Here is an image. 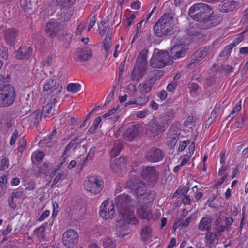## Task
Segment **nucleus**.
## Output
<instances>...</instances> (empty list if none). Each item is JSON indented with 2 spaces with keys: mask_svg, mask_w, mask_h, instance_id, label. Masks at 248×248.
<instances>
[{
  "mask_svg": "<svg viewBox=\"0 0 248 248\" xmlns=\"http://www.w3.org/2000/svg\"><path fill=\"white\" fill-rule=\"evenodd\" d=\"M196 21L201 23L202 29L207 30L215 27L222 20L221 17L215 15L213 9L207 4H204Z\"/></svg>",
  "mask_w": 248,
  "mask_h": 248,
  "instance_id": "1",
  "label": "nucleus"
},
{
  "mask_svg": "<svg viewBox=\"0 0 248 248\" xmlns=\"http://www.w3.org/2000/svg\"><path fill=\"white\" fill-rule=\"evenodd\" d=\"M173 16L172 13H165L154 26V32L158 37L170 35L173 30Z\"/></svg>",
  "mask_w": 248,
  "mask_h": 248,
  "instance_id": "2",
  "label": "nucleus"
},
{
  "mask_svg": "<svg viewBox=\"0 0 248 248\" xmlns=\"http://www.w3.org/2000/svg\"><path fill=\"white\" fill-rule=\"evenodd\" d=\"M147 53L148 50L144 49L138 55L134 69L132 73V79L139 80L146 73L148 67L147 61Z\"/></svg>",
  "mask_w": 248,
  "mask_h": 248,
  "instance_id": "3",
  "label": "nucleus"
},
{
  "mask_svg": "<svg viewBox=\"0 0 248 248\" xmlns=\"http://www.w3.org/2000/svg\"><path fill=\"white\" fill-rule=\"evenodd\" d=\"M115 200L118 213L122 214V217L125 214H128L130 218L135 217L133 210L128 208V204L132 201L130 195L126 194H120L115 198Z\"/></svg>",
  "mask_w": 248,
  "mask_h": 248,
  "instance_id": "4",
  "label": "nucleus"
},
{
  "mask_svg": "<svg viewBox=\"0 0 248 248\" xmlns=\"http://www.w3.org/2000/svg\"><path fill=\"white\" fill-rule=\"evenodd\" d=\"M125 187L130 189V192L137 197L143 195L147 190L146 184L136 176H134L126 183Z\"/></svg>",
  "mask_w": 248,
  "mask_h": 248,
  "instance_id": "5",
  "label": "nucleus"
},
{
  "mask_svg": "<svg viewBox=\"0 0 248 248\" xmlns=\"http://www.w3.org/2000/svg\"><path fill=\"white\" fill-rule=\"evenodd\" d=\"M172 63L173 61L166 51H158L154 54L150 61V66L154 68H162Z\"/></svg>",
  "mask_w": 248,
  "mask_h": 248,
  "instance_id": "6",
  "label": "nucleus"
},
{
  "mask_svg": "<svg viewBox=\"0 0 248 248\" xmlns=\"http://www.w3.org/2000/svg\"><path fill=\"white\" fill-rule=\"evenodd\" d=\"M16 94L14 87L10 85L0 86V106L6 107L13 103Z\"/></svg>",
  "mask_w": 248,
  "mask_h": 248,
  "instance_id": "7",
  "label": "nucleus"
},
{
  "mask_svg": "<svg viewBox=\"0 0 248 248\" xmlns=\"http://www.w3.org/2000/svg\"><path fill=\"white\" fill-rule=\"evenodd\" d=\"M122 217V214H119L118 218L116 223L117 232L119 236L124 237L129 233L128 226L130 223L135 224L134 221L136 217L130 218L128 214H124Z\"/></svg>",
  "mask_w": 248,
  "mask_h": 248,
  "instance_id": "8",
  "label": "nucleus"
},
{
  "mask_svg": "<svg viewBox=\"0 0 248 248\" xmlns=\"http://www.w3.org/2000/svg\"><path fill=\"white\" fill-rule=\"evenodd\" d=\"M104 182L97 176H90L88 180L84 183L86 189L94 194L100 193L103 188Z\"/></svg>",
  "mask_w": 248,
  "mask_h": 248,
  "instance_id": "9",
  "label": "nucleus"
},
{
  "mask_svg": "<svg viewBox=\"0 0 248 248\" xmlns=\"http://www.w3.org/2000/svg\"><path fill=\"white\" fill-rule=\"evenodd\" d=\"M140 174L143 179L153 185L156 182L158 179V173L154 166L143 167Z\"/></svg>",
  "mask_w": 248,
  "mask_h": 248,
  "instance_id": "10",
  "label": "nucleus"
},
{
  "mask_svg": "<svg viewBox=\"0 0 248 248\" xmlns=\"http://www.w3.org/2000/svg\"><path fill=\"white\" fill-rule=\"evenodd\" d=\"M78 235L73 230H69L62 235L63 244L67 248L74 247L78 242Z\"/></svg>",
  "mask_w": 248,
  "mask_h": 248,
  "instance_id": "11",
  "label": "nucleus"
},
{
  "mask_svg": "<svg viewBox=\"0 0 248 248\" xmlns=\"http://www.w3.org/2000/svg\"><path fill=\"white\" fill-rule=\"evenodd\" d=\"M164 157L163 151L160 148L153 147L147 151L145 155V159L149 162L156 163L161 161Z\"/></svg>",
  "mask_w": 248,
  "mask_h": 248,
  "instance_id": "12",
  "label": "nucleus"
},
{
  "mask_svg": "<svg viewBox=\"0 0 248 248\" xmlns=\"http://www.w3.org/2000/svg\"><path fill=\"white\" fill-rule=\"evenodd\" d=\"M142 131V127L139 124L131 125L123 134V138L126 141H131L134 139L138 137Z\"/></svg>",
  "mask_w": 248,
  "mask_h": 248,
  "instance_id": "13",
  "label": "nucleus"
},
{
  "mask_svg": "<svg viewBox=\"0 0 248 248\" xmlns=\"http://www.w3.org/2000/svg\"><path fill=\"white\" fill-rule=\"evenodd\" d=\"M4 33V39L6 44L10 46H15L17 41L19 30L15 28H9L5 30Z\"/></svg>",
  "mask_w": 248,
  "mask_h": 248,
  "instance_id": "14",
  "label": "nucleus"
},
{
  "mask_svg": "<svg viewBox=\"0 0 248 248\" xmlns=\"http://www.w3.org/2000/svg\"><path fill=\"white\" fill-rule=\"evenodd\" d=\"M180 131L178 128L171 126L168 131L167 140L168 145L173 148L179 139Z\"/></svg>",
  "mask_w": 248,
  "mask_h": 248,
  "instance_id": "15",
  "label": "nucleus"
},
{
  "mask_svg": "<svg viewBox=\"0 0 248 248\" xmlns=\"http://www.w3.org/2000/svg\"><path fill=\"white\" fill-rule=\"evenodd\" d=\"M62 24L58 22H49L45 26V32L48 37H55L61 31Z\"/></svg>",
  "mask_w": 248,
  "mask_h": 248,
  "instance_id": "16",
  "label": "nucleus"
},
{
  "mask_svg": "<svg viewBox=\"0 0 248 248\" xmlns=\"http://www.w3.org/2000/svg\"><path fill=\"white\" fill-rule=\"evenodd\" d=\"M188 51V48L182 44L174 46L170 51V56L172 59H178L184 57Z\"/></svg>",
  "mask_w": 248,
  "mask_h": 248,
  "instance_id": "17",
  "label": "nucleus"
},
{
  "mask_svg": "<svg viewBox=\"0 0 248 248\" xmlns=\"http://www.w3.org/2000/svg\"><path fill=\"white\" fill-rule=\"evenodd\" d=\"M91 57V50L87 47L78 48L76 50L75 60L76 62H82L89 60Z\"/></svg>",
  "mask_w": 248,
  "mask_h": 248,
  "instance_id": "18",
  "label": "nucleus"
},
{
  "mask_svg": "<svg viewBox=\"0 0 248 248\" xmlns=\"http://www.w3.org/2000/svg\"><path fill=\"white\" fill-rule=\"evenodd\" d=\"M100 216L108 219L112 218L114 214V206L113 204H109L107 201L102 203L100 206Z\"/></svg>",
  "mask_w": 248,
  "mask_h": 248,
  "instance_id": "19",
  "label": "nucleus"
},
{
  "mask_svg": "<svg viewBox=\"0 0 248 248\" xmlns=\"http://www.w3.org/2000/svg\"><path fill=\"white\" fill-rule=\"evenodd\" d=\"M157 80L156 77H153L150 79L145 80L138 86V91L141 94L145 95L151 92L153 86Z\"/></svg>",
  "mask_w": 248,
  "mask_h": 248,
  "instance_id": "20",
  "label": "nucleus"
},
{
  "mask_svg": "<svg viewBox=\"0 0 248 248\" xmlns=\"http://www.w3.org/2000/svg\"><path fill=\"white\" fill-rule=\"evenodd\" d=\"M41 111L39 110H37L27 118H25L24 121L27 123L28 126L37 127L41 120Z\"/></svg>",
  "mask_w": 248,
  "mask_h": 248,
  "instance_id": "21",
  "label": "nucleus"
},
{
  "mask_svg": "<svg viewBox=\"0 0 248 248\" xmlns=\"http://www.w3.org/2000/svg\"><path fill=\"white\" fill-rule=\"evenodd\" d=\"M166 129V125L157 123L154 127L147 130V135L153 138L158 139Z\"/></svg>",
  "mask_w": 248,
  "mask_h": 248,
  "instance_id": "22",
  "label": "nucleus"
},
{
  "mask_svg": "<svg viewBox=\"0 0 248 248\" xmlns=\"http://www.w3.org/2000/svg\"><path fill=\"white\" fill-rule=\"evenodd\" d=\"M32 54V48L30 46H22L16 51V57L19 60L28 59Z\"/></svg>",
  "mask_w": 248,
  "mask_h": 248,
  "instance_id": "23",
  "label": "nucleus"
},
{
  "mask_svg": "<svg viewBox=\"0 0 248 248\" xmlns=\"http://www.w3.org/2000/svg\"><path fill=\"white\" fill-rule=\"evenodd\" d=\"M126 161L124 157H120L114 160V163H111L110 168L112 170L118 173L126 168Z\"/></svg>",
  "mask_w": 248,
  "mask_h": 248,
  "instance_id": "24",
  "label": "nucleus"
},
{
  "mask_svg": "<svg viewBox=\"0 0 248 248\" xmlns=\"http://www.w3.org/2000/svg\"><path fill=\"white\" fill-rule=\"evenodd\" d=\"M138 217L143 219L149 221L153 218V214L151 210L144 205H141L137 211Z\"/></svg>",
  "mask_w": 248,
  "mask_h": 248,
  "instance_id": "25",
  "label": "nucleus"
},
{
  "mask_svg": "<svg viewBox=\"0 0 248 248\" xmlns=\"http://www.w3.org/2000/svg\"><path fill=\"white\" fill-rule=\"evenodd\" d=\"M204 5V3H199L195 4L190 7L188 10V15L193 20L196 21Z\"/></svg>",
  "mask_w": 248,
  "mask_h": 248,
  "instance_id": "26",
  "label": "nucleus"
},
{
  "mask_svg": "<svg viewBox=\"0 0 248 248\" xmlns=\"http://www.w3.org/2000/svg\"><path fill=\"white\" fill-rule=\"evenodd\" d=\"M2 126L6 128H10L12 125V117L10 112L3 111L1 113L0 119Z\"/></svg>",
  "mask_w": 248,
  "mask_h": 248,
  "instance_id": "27",
  "label": "nucleus"
},
{
  "mask_svg": "<svg viewBox=\"0 0 248 248\" xmlns=\"http://www.w3.org/2000/svg\"><path fill=\"white\" fill-rule=\"evenodd\" d=\"M57 102L56 98H53L50 100V102L45 105L42 108V111L41 112V114H44L45 117H47L49 114L53 115L55 112L54 108Z\"/></svg>",
  "mask_w": 248,
  "mask_h": 248,
  "instance_id": "28",
  "label": "nucleus"
},
{
  "mask_svg": "<svg viewBox=\"0 0 248 248\" xmlns=\"http://www.w3.org/2000/svg\"><path fill=\"white\" fill-rule=\"evenodd\" d=\"M236 2L233 0H224L223 4L219 6V9L223 13H228L233 11L237 6Z\"/></svg>",
  "mask_w": 248,
  "mask_h": 248,
  "instance_id": "29",
  "label": "nucleus"
},
{
  "mask_svg": "<svg viewBox=\"0 0 248 248\" xmlns=\"http://www.w3.org/2000/svg\"><path fill=\"white\" fill-rule=\"evenodd\" d=\"M41 0H20L21 8L25 12H29L36 7L38 2Z\"/></svg>",
  "mask_w": 248,
  "mask_h": 248,
  "instance_id": "30",
  "label": "nucleus"
},
{
  "mask_svg": "<svg viewBox=\"0 0 248 248\" xmlns=\"http://www.w3.org/2000/svg\"><path fill=\"white\" fill-rule=\"evenodd\" d=\"M174 117L173 112L172 111H167L161 115L158 119L157 123L160 124L166 125V129L168 126L170 124Z\"/></svg>",
  "mask_w": 248,
  "mask_h": 248,
  "instance_id": "31",
  "label": "nucleus"
},
{
  "mask_svg": "<svg viewBox=\"0 0 248 248\" xmlns=\"http://www.w3.org/2000/svg\"><path fill=\"white\" fill-rule=\"evenodd\" d=\"M212 218L209 217H204L200 221L198 228L202 231H209L211 229Z\"/></svg>",
  "mask_w": 248,
  "mask_h": 248,
  "instance_id": "32",
  "label": "nucleus"
},
{
  "mask_svg": "<svg viewBox=\"0 0 248 248\" xmlns=\"http://www.w3.org/2000/svg\"><path fill=\"white\" fill-rule=\"evenodd\" d=\"M34 96L33 92L31 91H25L22 99L21 102L27 104V105L28 104L29 106H33L34 103Z\"/></svg>",
  "mask_w": 248,
  "mask_h": 248,
  "instance_id": "33",
  "label": "nucleus"
},
{
  "mask_svg": "<svg viewBox=\"0 0 248 248\" xmlns=\"http://www.w3.org/2000/svg\"><path fill=\"white\" fill-rule=\"evenodd\" d=\"M123 147L124 145L122 142L119 140H117L114 143L113 147L110 151V154L111 157H115L117 156Z\"/></svg>",
  "mask_w": 248,
  "mask_h": 248,
  "instance_id": "34",
  "label": "nucleus"
},
{
  "mask_svg": "<svg viewBox=\"0 0 248 248\" xmlns=\"http://www.w3.org/2000/svg\"><path fill=\"white\" fill-rule=\"evenodd\" d=\"M58 85L59 84H57L56 81L54 79H47L44 85L43 91H47V93L50 92L53 90V89H54V88H56Z\"/></svg>",
  "mask_w": 248,
  "mask_h": 248,
  "instance_id": "35",
  "label": "nucleus"
},
{
  "mask_svg": "<svg viewBox=\"0 0 248 248\" xmlns=\"http://www.w3.org/2000/svg\"><path fill=\"white\" fill-rule=\"evenodd\" d=\"M103 44L104 48L107 54L111 45V32L109 31V30L107 31L106 37L103 41ZM107 57V54L106 55V57Z\"/></svg>",
  "mask_w": 248,
  "mask_h": 248,
  "instance_id": "36",
  "label": "nucleus"
},
{
  "mask_svg": "<svg viewBox=\"0 0 248 248\" xmlns=\"http://www.w3.org/2000/svg\"><path fill=\"white\" fill-rule=\"evenodd\" d=\"M142 240L144 241H148L152 237V230L149 226L143 227L141 232Z\"/></svg>",
  "mask_w": 248,
  "mask_h": 248,
  "instance_id": "37",
  "label": "nucleus"
},
{
  "mask_svg": "<svg viewBox=\"0 0 248 248\" xmlns=\"http://www.w3.org/2000/svg\"><path fill=\"white\" fill-rule=\"evenodd\" d=\"M102 119L100 117L98 116L94 120L93 125L91 126L87 132L88 134H94L96 129L98 127Z\"/></svg>",
  "mask_w": 248,
  "mask_h": 248,
  "instance_id": "38",
  "label": "nucleus"
},
{
  "mask_svg": "<svg viewBox=\"0 0 248 248\" xmlns=\"http://www.w3.org/2000/svg\"><path fill=\"white\" fill-rule=\"evenodd\" d=\"M222 218L221 217L217 218L214 223V230L216 231L217 233H220L223 232L225 230V226L222 224Z\"/></svg>",
  "mask_w": 248,
  "mask_h": 248,
  "instance_id": "39",
  "label": "nucleus"
},
{
  "mask_svg": "<svg viewBox=\"0 0 248 248\" xmlns=\"http://www.w3.org/2000/svg\"><path fill=\"white\" fill-rule=\"evenodd\" d=\"M62 86L60 85H58L57 87L56 88H54L52 91L50 92H48L47 93L49 95H51V100L53 98H59L60 97V94L62 92Z\"/></svg>",
  "mask_w": 248,
  "mask_h": 248,
  "instance_id": "40",
  "label": "nucleus"
},
{
  "mask_svg": "<svg viewBox=\"0 0 248 248\" xmlns=\"http://www.w3.org/2000/svg\"><path fill=\"white\" fill-rule=\"evenodd\" d=\"M48 164L46 163L43 164L42 166L39 167L38 172L37 174L38 177H45L48 175Z\"/></svg>",
  "mask_w": 248,
  "mask_h": 248,
  "instance_id": "41",
  "label": "nucleus"
},
{
  "mask_svg": "<svg viewBox=\"0 0 248 248\" xmlns=\"http://www.w3.org/2000/svg\"><path fill=\"white\" fill-rule=\"evenodd\" d=\"M191 219V216L188 217L184 221L179 220L175 222L174 223L173 227L176 229L181 227V229L186 227L189 224Z\"/></svg>",
  "mask_w": 248,
  "mask_h": 248,
  "instance_id": "42",
  "label": "nucleus"
},
{
  "mask_svg": "<svg viewBox=\"0 0 248 248\" xmlns=\"http://www.w3.org/2000/svg\"><path fill=\"white\" fill-rule=\"evenodd\" d=\"M45 230V226L43 225H42L34 231L33 234L37 236L38 238L43 240L45 237L44 233Z\"/></svg>",
  "mask_w": 248,
  "mask_h": 248,
  "instance_id": "43",
  "label": "nucleus"
},
{
  "mask_svg": "<svg viewBox=\"0 0 248 248\" xmlns=\"http://www.w3.org/2000/svg\"><path fill=\"white\" fill-rule=\"evenodd\" d=\"M76 0H56L58 4L62 7L68 8L75 3Z\"/></svg>",
  "mask_w": 248,
  "mask_h": 248,
  "instance_id": "44",
  "label": "nucleus"
},
{
  "mask_svg": "<svg viewBox=\"0 0 248 248\" xmlns=\"http://www.w3.org/2000/svg\"><path fill=\"white\" fill-rule=\"evenodd\" d=\"M209 50L210 47L206 46L200 51H196L194 55L201 61L207 55Z\"/></svg>",
  "mask_w": 248,
  "mask_h": 248,
  "instance_id": "45",
  "label": "nucleus"
},
{
  "mask_svg": "<svg viewBox=\"0 0 248 248\" xmlns=\"http://www.w3.org/2000/svg\"><path fill=\"white\" fill-rule=\"evenodd\" d=\"M81 85L79 83H70L67 85V90L68 92L76 93L80 91Z\"/></svg>",
  "mask_w": 248,
  "mask_h": 248,
  "instance_id": "46",
  "label": "nucleus"
},
{
  "mask_svg": "<svg viewBox=\"0 0 248 248\" xmlns=\"http://www.w3.org/2000/svg\"><path fill=\"white\" fill-rule=\"evenodd\" d=\"M104 248H115V244L111 238H105L102 240Z\"/></svg>",
  "mask_w": 248,
  "mask_h": 248,
  "instance_id": "47",
  "label": "nucleus"
},
{
  "mask_svg": "<svg viewBox=\"0 0 248 248\" xmlns=\"http://www.w3.org/2000/svg\"><path fill=\"white\" fill-rule=\"evenodd\" d=\"M67 178V175L65 173H58L55 178L51 187H53L59 181H62Z\"/></svg>",
  "mask_w": 248,
  "mask_h": 248,
  "instance_id": "48",
  "label": "nucleus"
},
{
  "mask_svg": "<svg viewBox=\"0 0 248 248\" xmlns=\"http://www.w3.org/2000/svg\"><path fill=\"white\" fill-rule=\"evenodd\" d=\"M148 97L144 95L142 96H139L135 100V104L143 106L148 102Z\"/></svg>",
  "mask_w": 248,
  "mask_h": 248,
  "instance_id": "49",
  "label": "nucleus"
},
{
  "mask_svg": "<svg viewBox=\"0 0 248 248\" xmlns=\"http://www.w3.org/2000/svg\"><path fill=\"white\" fill-rule=\"evenodd\" d=\"M232 46V45L230 44L226 46L224 49L220 52L219 54L220 57H225L230 54L232 49L233 48Z\"/></svg>",
  "mask_w": 248,
  "mask_h": 248,
  "instance_id": "50",
  "label": "nucleus"
},
{
  "mask_svg": "<svg viewBox=\"0 0 248 248\" xmlns=\"http://www.w3.org/2000/svg\"><path fill=\"white\" fill-rule=\"evenodd\" d=\"M234 69V68L229 65L222 64L218 69V71H223L226 74L232 72Z\"/></svg>",
  "mask_w": 248,
  "mask_h": 248,
  "instance_id": "51",
  "label": "nucleus"
},
{
  "mask_svg": "<svg viewBox=\"0 0 248 248\" xmlns=\"http://www.w3.org/2000/svg\"><path fill=\"white\" fill-rule=\"evenodd\" d=\"M22 103V106L20 108V112L23 115L26 114L27 113L29 112L31 108L33 106H29V105H27V104H25L24 103Z\"/></svg>",
  "mask_w": 248,
  "mask_h": 248,
  "instance_id": "52",
  "label": "nucleus"
},
{
  "mask_svg": "<svg viewBox=\"0 0 248 248\" xmlns=\"http://www.w3.org/2000/svg\"><path fill=\"white\" fill-rule=\"evenodd\" d=\"M95 150L96 147L95 146H93L90 149V151L88 153L86 159H85L83 161L84 164H85L87 161L91 160L94 157Z\"/></svg>",
  "mask_w": 248,
  "mask_h": 248,
  "instance_id": "53",
  "label": "nucleus"
},
{
  "mask_svg": "<svg viewBox=\"0 0 248 248\" xmlns=\"http://www.w3.org/2000/svg\"><path fill=\"white\" fill-rule=\"evenodd\" d=\"M0 58L6 60L8 58V49L0 44Z\"/></svg>",
  "mask_w": 248,
  "mask_h": 248,
  "instance_id": "54",
  "label": "nucleus"
},
{
  "mask_svg": "<svg viewBox=\"0 0 248 248\" xmlns=\"http://www.w3.org/2000/svg\"><path fill=\"white\" fill-rule=\"evenodd\" d=\"M217 233L216 231L215 232H210L208 233H207L205 236L206 239L209 240L210 244H213L215 239L217 237Z\"/></svg>",
  "mask_w": 248,
  "mask_h": 248,
  "instance_id": "55",
  "label": "nucleus"
},
{
  "mask_svg": "<svg viewBox=\"0 0 248 248\" xmlns=\"http://www.w3.org/2000/svg\"><path fill=\"white\" fill-rule=\"evenodd\" d=\"M44 153L42 151H39L34 156L36 160V162L33 161V163L35 164H39L40 162L43 160L44 158Z\"/></svg>",
  "mask_w": 248,
  "mask_h": 248,
  "instance_id": "56",
  "label": "nucleus"
},
{
  "mask_svg": "<svg viewBox=\"0 0 248 248\" xmlns=\"http://www.w3.org/2000/svg\"><path fill=\"white\" fill-rule=\"evenodd\" d=\"M52 59L53 57L52 56L47 57L42 62V65L44 67L50 66L52 63Z\"/></svg>",
  "mask_w": 248,
  "mask_h": 248,
  "instance_id": "57",
  "label": "nucleus"
},
{
  "mask_svg": "<svg viewBox=\"0 0 248 248\" xmlns=\"http://www.w3.org/2000/svg\"><path fill=\"white\" fill-rule=\"evenodd\" d=\"M188 88L190 89V92L191 93H196L197 91L199 88V85L194 82L189 83L188 84Z\"/></svg>",
  "mask_w": 248,
  "mask_h": 248,
  "instance_id": "58",
  "label": "nucleus"
},
{
  "mask_svg": "<svg viewBox=\"0 0 248 248\" xmlns=\"http://www.w3.org/2000/svg\"><path fill=\"white\" fill-rule=\"evenodd\" d=\"M26 145V142L24 138H22L18 141V150L19 152H22Z\"/></svg>",
  "mask_w": 248,
  "mask_h": 248,
  "instance_id": "59",
  "label": "nucleus"
},
{
  "mask_svg": "<svg viewBox=\"0 0 248 248\" xmlns=\"http://www.w3.org/2000/svg\"><path fill=\"white\" fill-rule=\"evenodd\" d=\"M149 110L148 109H144L142 111L137 112L136 116L140 118H143L145 117L149 114Z\"/></svg>",
  "mask_w": 248,
  "mask_h": 248,
  "instance_id": "60",
  "label": "nucleus"
},
{
  "mask_svg": "<svg viewBox=\"0 0 248 248\" xmlns=\"http://www.w3.org/2000/svg\"><path fill=\"white\" fill-rule=\"evenodd\" d=\"M188 34L189 36H196L199 35V32L195 27L192 26L188 29Z\"/></svg>",
  "mask_w": 248,
  "mask_h": 248,
  "instance_id": "61",
  "label": "nucleus"
},
{
  "mask_svg": "<svg viewBox=\"0 0 248 248\" xmlns=\"http://www.w3.org/2000/svg\"><path fill=\"white\" fill-rule=\"evenodd\" d=\"M18 132L17 130L14 131V133L12 134V137L11 138L10 144L12 145L14 144L16 142V140L18 137Z\"/></svg>",
  "mask_w": 248,
  "mask_h": 248,
  "instance_id": "62",
  "label": "nucleus"
},
{
  "mask_svg": "<svg viewBox=\"0 0 248 248\" xmlns=\"http://www.w3.org/2000/svg\"><path fill=\"white\" fill-rule=\"evenodd\" d=\"M118 109V107L116 108H113L109 110L106 113L103 114L102 115V117L103 118H106L107 117H108L113 114H114L116 110Z\"/></svg>",
  "mask_w": 248,
  "mask_h": 248,
  "instance_id": "63",
  "label": "nucleus"
},
{
  "mask_svg": "<svg viewBox=\"0 0 248 248\" xmlns=\"http://www.w3.org/2000/svg\"><path fill=\"white\" fill-rule=\"evenodd\" d=\"M190 142L189 140L184 141L182 142H180L178 151L180 152L183 151Z\"/></svg>",
  "mask_w": 248,
  "mask_h": 248,
  "instance_id": "64",
  "label": "nucleus"
}]
</instances>
